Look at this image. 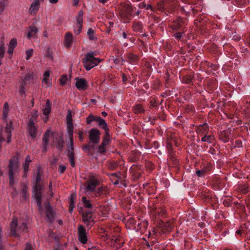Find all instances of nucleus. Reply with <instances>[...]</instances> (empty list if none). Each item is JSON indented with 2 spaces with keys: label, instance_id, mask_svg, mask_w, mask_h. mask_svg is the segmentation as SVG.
I'll list each match as a JSON object with an SVG mask.
<instances>
[{
  "label": "nucleus",
  "instance_id": "1",
  "mask_svg": "<svg viewBox=\"0 0 250 250\" xmlns=\"http://www.w3.org/2000/svg\"><path fill=\"white\" fill-rule=\"evenodd\" d=\"M100 132L95 128L91 129L88 132L89 144L83 145L82 149L88 156H93V149L94 148V145L97 144L100 142Z\"/></svg>",
  "mask_w": 250,
  "mask_h": 250
},
{
  "label": "nucleus",
  "instance_id": "2",
  "mask_svg": "<svg viewBox=\"0 0 250 250\" xmlns=\"http://www.w3.org/2000/svg\"><path fill=\"white\" fill-rule=\"evenodd\" d=\"M11 233L14 237L20 238L22 234L28 232L27 224L24 222H19L16 217H13L10 223Z\"/></svg>",
  "mask_w": 250,
  "mask_h": 250
},
{
  "label": "nucleus",
  "instance_id": "3",
  "mask_svg": "<svg viewBox=\"0 0 250 250\" xmlns=\"http://www.w3.org/2000/svg\"><path fill=\"white\" fill-rule=\"evenodd\" d=\"M20 164L19 161L18 155L13 156L9 160L8 165V177L9 179V184L12 186L14 184V174L18 171Z\"/></svg>",
  "mask_w": 250,
  "mask_h": 250
},
{
  "label": "nucleus",
  "instance_id": "4",
  "mask_svg": "<svg viewBox=\"0 0 250 250\" xmlns=\"http://www.w3.org/2000/svg\"><path fill=\"white\" fill-rule=\"evenodd\" d=\"M96 54L93 51H90L85 54L83 59V63L87 70H89L102 61V59L94 57Z\"/></svg>",
  "mask_w": 250,
  "mask_h": 250
},
{
  "label": "nucleus",
  "instance_id": "5",
  "mask_svg": "<svg viewBox=\"0 0 250 250\" xmlns=\"http://www.w3.org/2000/svg\"><path fill=\"white\" fill-rule=\"evenodd\" d=\"M100 179L98 175H91L85 182V187L84 191L87 192H93L95 191L96 188L100 185Z\"/></svg>",
  "mask_w": 250,
  "mask_h": 250
},
{
  "label": "nucleus",
  "instance_id": "6",
  "mask_svg": "<svg viewBox=\"0 0 250 250\" xmlns=\"http://www.w3.org/2000/svg\"><path fill=\"white\" fill-rule=\"evenodd\" d=\"M69 143L68 144L69 149L66 150V155L69 159L71 166L75 167V156H74V148L73 139H69Z\"/></svg>",
  "mask_w": 250,
  "mask_h": 250
},
{
  "label": "nucleus",
  "instance_id": "7",
  "mask_svg": "<svg viewBox=\"0 0 250 250\" xmlns=\"http://www.w3.org/2000/svg\"><path fill=\"white\" fill-rule=\"evenodd\" d=\"M83 221L86 224L88 228H91L94 224V221L92 218V213L89 210L86 211L82 214Z\"/></svg>",
  "mask_w": 250,
  "mask_h": 250
},
{
  "label": "nucleus",
  "instance_id": "8",
  "mask_svg": "<svg viewBox=\"0 0 250 250\" xmlns=\"http://www.w3.org/2000/svg\"><path fill=\"white\" fill-rule=\"evenodd\" d=\"M83 11L81 10L79 11L78 16L76 18L77 26L76 28L74 30V32L77 35L80 34L82 31V24L83 22Z\"/></svg>",
  "mask_w": 250,
  "mask_h": 250
},
{
  "label": "nucleus",
  "instance_id": "9",
  "mask_svg": "<svg viewBox=\"0 0 250 250\" xmlns=\"http://www.w3.org/2000/svg\"><path fill=\"white\" fill-rule=\"evenodd\" d=\"M78 230L79 241L83 244H86L87 241V239L84 228L83 225H80L78 226Z\"/></svg>",
  "mask_w": 250,
  "mask_h": 250
},
{
  "label": "nucleus",
  "instance_id": "10",
  "mask_svg": "<svg viewBox=\"0 0 250 250\" xmlns=\"http://www.w3.org/2000/svg\"><path fill=\"white\" fill-rule=\"evenodd\" d=\"M76 83L75 86L79 90H85L87 86V83L86 80L84 78H79L77 77L75 78Z\"/></svg>",
  "mask_w": 250,
  "mask_h": 250
},
{
  "label": "nucleus",
  "instance_id": "11",
  "mask_svg": "<svg viewBox=\"0 0 250 250\" xmlns=\"http://www.w3.org/2000/svg\"><path fill=\"white\" fill-rule=\"evenodd\" d=\"M29 134L32 138H35L37 135V129L32 120H30L27 125Z\"/></svg>",
  "mask_w": 250,
  "mask_h": 250
},
{
  "label": "nucleus",
  "instance_id": "12",
  "mask_svg": "<svg viewBox=\"0 0 250 250\" xmlns=\"http://www.w3.org/2000/svg\"><path fill=\"white\" fill-rule=\"evenodd\" d=\"M42 187L40 188V189L34 188V197L36 199L37 204L40 209H41L42 206V195H41V190Z\"/></svg>",
  "mask_w": 250,
  "mask_h": 250
},
{
  "label": "nucleus",
  "instance_id": "13",
  "mask_svg": "<svg viewBox=\"0 0 250 250\" xmlns=\"http://www.w3.org/2000/svg\"><path fill=\"white\" fill-rule=\"evenodd\" d=\"M49 77L50 71L48 70L45 71L43 73L42 81V84L45 88L49 87L51 85V83L49 81Z\"/></svg>",
  "mask_w": 250,
  "mask_h": 250
},
{
  "label": "nucleus",
  "instance_id": "14",
  "mask_svg": "<svg viewBox=\"0 0 250 250\" xmlns=\"http://www.w3.org/2000/svg\"><path fill=\"white\" fill-rule=\"evenodd\" d=\"M45 213L47 217V219L46 220H48L49 222H52L54 219V213L52 210L51 207L48 203H47V205L45 206Z\"/></svg>",
  "mask_w": 250,
  "mask_h": 250
},
{
  "label": "nucleus",
  "instance_id": "15",
  "mask_svg": "<svg viewBox=\"0 0 250 250\" xmlns=\"http://www.w3.org/2000/svg\"><path fill=\"white\" fill-rule=\"evenodd\" d=\"M50 131L47 130L42 138V151L44 152L47 151V145L48 144V139L50 136Z\"/></svg>",
  "mask_w": 250,
  "mask_h": 250
},
{
  "label": "nucleus",
  "instance_id": "16",
  "mask_svg": "<svg viewBox=\"0 0 250 250\" xmlns=\"http://www.w3.org/2000/svg\"><path fill=\"white\" fill-rule=\"evenodd\" d=\"M40 5L39 0H34L31 4L29 9V13L31 14H35L39 9Z\"/></svg>",
  "mask_w": 250,
  "mask_h": 250
},
{
  "label": "nucleus",
  "instance_id": "17",
  "mask_svg": "<svg viewBox=\"0 0 250 250\" xmlns=\"http://www.w3.org/2000/svg\"><path fill=\"white\" fill-rule=\"evenodd\" d=\"M73 42V35L70 32H67L65 35L64 44L66 48L71 47Z\"/></svg>",
  "mask_w": 250,
  "mask_h": 250
},
{
  "label": "nucleus",
  "instance_id": "18",
  "mask_svg": "<svg viewBox=\"0 0 250 250\" xmlns=\"http://www.w3.org/2000/svg\"><path fill=\"white\" fill-rule=\"evenodd\" d=\"M230 130L229 129L225 130L220 132L219 138L223 142L226 143L229 141Z\"/></svg>",
  "mask_w": 250,
  "mask_h": 250
},
{
  "label": "nucleus",
  "instance_id": "19",
  "mask_svg": "<svg viewBox=\"0 0 250 250\" xmlns=\"http://www.w3.org/2000/svg\"><path fill=\"white\" fill-rule=\"evenodd\" d=\"M41 180V167H38V173L34 182V185L33 186V188L40 189V188L42 187V185L40 184Z\"/></svg>",
  "mask_w": 250,
  "mask_h": 250
},
{
  "label": "nucleus",
  "instance_id": "20",
  "mask_svg": "<svg viewBox=\"0 0 250 250\" xmlns=\"http://www.w3.org/2000/svg\"><path fill=\"white\" fill-rule=\"evenodd\" d=\"M13 130V127L11 122L7 124L5 128V132L7 134V143H10L11 139V132Z\"/></svg>",
  "mask_w": 250,
  "mask_h": 250
},
{
  "label": "nucleus",
  "instance_id": "21",
  "mask_svg": "<svg viewBox=\"0 0 250 250\" xmlns=\"http://www.w3.org/2000/svg\"><path fill=\"white\" fill-rule=\"evenodd\" d=\"M38 32V29L37 27L35 26H30L29 27V32L27 35V38L30 39L31 38L35 37Z\"/></svg>",
  "mask_w": 250,
  "mask_h": 250
},
{
  "label": "nucleus",
  "instance_id": "22",
  "mask_svg": "<svg viewBox=\"0 0 250 250\" xmlns=\"http://www.w3.org/2000/svg\"><path fill=\"white\" fill-rule=\"evenodd\" d=\"M50 110L51 106L50 101L48 99H47L46 101L45 108L43 109V113L45 116H48L50 113Z\"/></svg>",
  "mask_w": 250,
  "mask_h": 250
},
{
  "label": "nucleus",
  "instance_id": "23",
  "mask_svg": "<svg viewBox=\"0 0 250 250\" xmlns=\"http://www.w3.org/2000/svg\"><path fill=\"white\" fill-rule=\"evenodd\" d=\"M96 122L98 123V125L102 128L106 129L107 126L105 121L100 116H98Z\"/></svg>",
  "mask_w": 250,
  "mask_h": 250
},
{
  "label": "nucleus",
  "instance_id": "24",
  "mask_svg": "<svg viewBox=\"0 0 250 250\" xmlns=\"http://www.w3.org/2000/svg\"><path fill=\"white\" fill-rule=\"evenodd\" d=\"M73 124H67V131L68 133L69 139H73Z\"/></svg>",
  "mask_w": 250,
  "mask_h": 250
},
{
  "label": "nucleus",
  "instance_id": "25",
  "mask_svg": "<svg viewBox=\"0 0 250 250\" xmlns=\"http://www.w3.org/2000/svg\"><path fill=\"white\" fill-rule=\"evenodd\" d=\"M63 139L60 137L57 140L56 142V146L58 149H59L60 151H62L63 149Z\"/></svg>",
  "mask_w": 250,
  "mask_h": 250
},
{
  "label": "nucleus",
  "instance_id": "26",
  "mask_svg": "<svg viewBox=\"0 0 250 250\" xmlns=\"http://www.w3.org/2000/svg\"><path fill=\"white\" fill-rule=\"evenodd\" d=\"M133 111L135 113L138 114L144 112V109L141 104H137L133 106Z\"/></svg>",
  "mask_w": 250,
  "mask_h": 250
},
{
  "label": "nucleus",
  "instance_id": "27",
  "mask_svg": "<svg viewBox=\"0 0 250 250\" xmlns=\"http://www.w3.org/2000/svg\"><path fill=\"white\" fill-rule=\"evenodd\" d=\"M173 143L174 144V145L176 146H178V141L177 140H176L175 139H173V138H172L171 139L169 140L167 143V149H168L169 153H170L171 148L172 147V144Z\"/></svg>",
  "mask_w": 250,
  "mask_h": 250
},
{
  "label": "nucleus",
  "instance_id": "28",
  "mask_svg": "<svg viewBox=\"0 0 250 250\" xmlns=\"http://www.w3.org/2000/svg\"><path fill=\"white\" fill-rule=\"evenodd\" d=\"M208 129V126L207 125H206V124L201 125L198 127V128L197 129V132L198 134L203 133L205 132H206Z\"/></svg>",
  "mask_w": 250,
  "mask_h": 250
},
{
  "label": "nucleus",
  "instance_id": "29",
  "mask_svg": "<svg viewBox=\"0 0 250 250\" xmlns=\"http://www.w3.org/2000/svg\"><path fill=\"white\" fill-rule=\"evenodd\" d=\"M214 140V138L212 135H205L202 138V141L211 143Z\"/></svg>",
  "mask_w": 250,
  "mask_h": 250
},
{
  "label": "nucleus",
  "instance_id": "30",
  "mask_svg": "<svg viewBox=\"0 0 250 250\" xmlns=\"http://www.w3.org/2000/svg\"><path fill=\"white\" fill-rule=\"evenodd\" d=\"M87 36L90 40H94L97 39L95 36L94 31L92 28H89L87 31Z\"/></svg>",
  "mask_w": 250,
  "mask_h": 250
},
{
  "label": "nucleus",
  "instance_id": "31",
  "mask_svg": "<svg viewBox=\"0 0 250 250\" xmlns=\"http://www.w3.org/2000/svg\"><path fill=\"white\" fill-rule=\"evenodd\" d=\"M106 151V147L101 144L97 148V153L101 155L104 154Z\"/></svg>",
  "mask_w": 250,
  "mask_h": 250
},
{
  "label": "nucleus",
  "instance_id": "32",
  "mask_svg": "<svg viewBox=\"0 0 250 250\" xmlns=\"http://www.w3.org/2000/svg\"><path fill=\"white\" fill-rule=\"evenodd\" d=\"M67 124H73L72 111L68 110L66 115Z\"/></svg>",
  "mask_w": 250,
  "mask_h": 250
},
{
  "label": "nucleus",
  "instance_id": "33",
  "mask_svg": "<svg viewBox=\"0 0 250 250\" xmlns=\"http://www.w3.org/2000/svg\"><path fill=\"white\" fill-rule=\"evenodd\" d=\"M105 190V188L103 187H101L98 188L96 190L95 189V195L97 197L100 196L103 194V192Z\"/></svg>",
  "mask_w": 250,
  "mask_h": 250
},
{
  "label": "nucleus",
  "instance_id": "34",
  "mask_svg": "<svg viewBox=\"0 0 250 250\" xmlns=\"http://www.w3.org/2000/svg\"><path fill=\"white\" fill-rule=\"evenodd\" d=\"M133 28L136 31H141L142 30V25L140 22H135L133 24Z\"/></svg>",
  "mask_w": 250,
  "mask_h": 250
},
{
  "label": "nucleus",
  "instance_id": "35",
  "mask_svg": "<svg viewBox=\"0 0 250 250\" xmlns=\"http://www.w3.org/2000/svg\"><path fill=\"white\" fill-rule=\"evenodd\" d=\"M8 111V104L7 102L4 104L3 109V113H2V117L3 118L5 119L7 117Z\"/></svg>",
  "mask_w": 250,
  "mask_h": 250
},
{
  "label": "nucleus",
  "instance_id": "36",
  "mask_svg": "<svg viewBox=\"0 0 250 250\" xmlns=\"http://www.w3.org/2000/svg\"><path fill=\"white\" fill-rule=\"evenodd\" d=\"M98 117L94 116L92 114H90L87 118H86V123L87 124H90L92 121H97V118Z\"/></svg>",
  "mask_w": 250,
  "mask_h": 250
},
{
  "label": "nucleus",
  "instance_id": "37",
  "mask_svg": "<svg viewBox=\"0 0 250 250\" xmlns=\"http://www.w3.org/2000/svg\"><path fill=\"white\" fill-rule=\"evenodd\" d=\"M193 77L191 76H186L183 77V81L186 83H190L192 82Z\"/></svg>",
  "mask_w": 250,
  "mask_h": 250
},
{
  "label": "nucleus",
  "instance_id": "38",
  "mask_svg": "<svg viewBox=\"0 0 250 250\" xmlns=\"http://www.w3.org/2000/svg\"><path fill=\"white\" fill-rule=\"evenodd\" d=\"M45 56L46 58L53 60L52 51L50 47L47 48L45 52Z\"/></svg>",
  "mask_w": 250,
  "mask_h": 250
},
{
  "label": "nucleus",
  "instance_id": "39",
  "mask_svg": "<svg viewBox=\"0 0 250 250\" xmlns=\"http://www.w3.org/2000/svg\"><path fill=\"white\" fill-rule=\"evenodd\" d=\"M125 7V12H126L127 14L131 16L133 10L132 6L129 4H126Z\"/></svg>",
  "mask_w": 250,
  "mask_h": 250
},
{
  "label": "nucleus",
  "instance_id": "40",
  "mask_svg": "<svg viewBox=\"0 0 250 250\" xmlns=\"http://www.w3.org/2000/svg\"><path fill=\"white\" fill-rule=\"evenodd\" d=\"M67 80H68V78L66 75L62 76L60 79V82L61 85H65L66 83Z\"/></svg>",
  "mask_w": 250,
  "mask_h": 250
},
{
  "label": "nucleus",
  "instance_id": "41",
  "mask_svg": "<svg viewBox=\"0 0 250 250\" xmlns=\"http://www.w3.org/2000/svg\"><path fill=\"white\" fill-rule=\"evenodd\" d=\"M127 58L131 62H135L138 60V57L133 54H128Z\"/></svg>",
  "mask_w": 250,
  "mask_h": 250
},
{
  "label": "nucleus",
  "instance_id": "42",
  "mask_svg": "<svg viewBox=\"0 0 250 250\" xmlns=\"http://www.w3.org/2000/svg\"><path fill=\"white\" fill-rule=\"evenodd\" d=\"M17 39L16 38L12 39L9 43V47L10 48H14L17 45Z\"/></svg>",
  "mask_w": 250,
  "mask_h": 250
},
{
  "label": "nucleus",
  "instance_id": "43",
  "mask_svg": "<svg viewBox=\"0 0 250 250\" xmlns=\"http://www.w3.org/2000/svg\"><path fill=\"white\" fill-rule=\"evenodd\" d=\"M76 199V194L75 193L71 194L70 197V205L73 207V205H75V202Z\"/></svg>",
  "mask_w": 250,
  "mask_h": 250
},
{
  "label": "nucleus",
  "instance_id": "44",
  "mask_svg": "<svg viewBox=\"0 0 250 250\" xmlns=\"http://www.w3.org/2000/svg\"><path fill=\"white\" fill-rule=\"evenodd\" d=\"M238 190L243 194H246L248 191V187L246 185L241 186L239 188Z\"/></svg>",
  "mask_w": 250,
  "mask_h": 250
},
{
  "label": "nucleus",
  "instance_id": "45",
  "mask_svg": "<svg viewBox=\"0 0 250 250\" xmlns=\"http://www.w3.org/2000/svg\"><path fill=\"white\" fill-rule=\"evenodd\" d=\"M82 201H83V203L84 204V206L85 208H91L92 207V205L90 203L89 201L87 200L86 197H83L82 198Z\"/></svg>",
  "mask_w": 250,
  "mask_h": 250
},
{
  "label": "nucleus",
  "instance_id": "46",
  "mask_svg": "<svg viewBox=\"0 0 250 250\" xmlns=\"http://www.w3.org/2000/svg\"><path fill=\"white\" fill-rule=\"evenodd\" d=\"M164 227L167 231H169L172 229V224L170 222H167L164 224Z\"/></svg>",
  "mask_w": 250,
  "mask_h": 250
},
{
  "label": "nucleus",
  "instance_id": "47",
  "mask_svg": "<svg viewBox=\"0 0 250 250\" xmlns=\"http://www.w3.org/2000/svg\"><path fill=\"white\" fill-rule=\"evenodd\" d=\"M27 190H28L27 187L26 186H24L22 190V192L23 194V197L25 199H26L29 196L28 192H27Z\"/></svg>",
  "mask_w": 250,
  "mask_h": 250
},
{
  "label": "nucleus",
  "instance_id": "48",
  "mask_svg": "<svg viewBox=\"0 0 250 250\" xmlns=\"http://www.w3.org/2000/svg\"><path fill=\"white\" fill-rule=\"evenodd\" d=\"M34 78V74L33 73H29L26 75V76L24 78V81H31Z\"/></svg>",
  "mask_w": 250,
  "mask_h": 250
},
{
  "label": "nucleus",
  "instance_id": "49",
  "mask_svg": "<svg viewBox=\"0 0 250 250\" xmlns=\"http://www.w3.org/2000/svg\"><path fill=\"white\" fill-rule=\"evenodd\" d=\"M33 49H30L26 51V59L27 60H29L33 55Z\"/></svg>",
  "mask_w": 250,
  "mask_h": 250
},
{
  "label": "nucleus",
  "instance_id": "50",
  "mask_svg": "<svg viewBox=\"0 0 250 250\" xmlns=\"http://www.w3.org/2000/svg\"><path fill=\"white\" fill-rule=\"evenodd\" d=\"M110 143V139L104 137L103 140L101 143V145L104 146L105 147L107 146Z\"/></svg>",
  "mask_w": 250,
  "mask_h": 250
},
{
  "label": "nucleus",
  "instance_id": "51",
  "mask_svg": "<svg viewBox=\"0 0 250 250\" xmlns=\"http://www.w3.org/2000/svg\"><path fill=\"white\" fill-rule=\"evenodd\" d=\"M207 172V170L205 169H202L200 170H197L196 173L198 177H201L204 175V174Z\"/></svg>",
  "mask_w": 250,
  "mask_h": 250
},
{
  "label": "nucleus",
  "instance_id": "52",
  "mask_svg": "<svg viewBox=\"0 0 250 250\" xmlns=\"http://www.w3.org/2000/svg\"><path fill=\"white\" fill-rule=\"evenodd\" d=\"M4 44L2 43L0 45V59H1L4 56Z\"/></svg>",
  "mask_w": 250,
  "mask_h": 250
},
{
  "label": "nucleus",
  "instance_id": "53",
  "mask_svg": "<svg viewBox=\"0 0 250 250\" xmlns=\"http://www.w3.org/2000/svg\"><path fill=\"white\" fill-rule=\"evenodd\" d=\"M230 38H231L232 40L238 41L240 39V36L239 35L232 33L230 35Z\"/></svg>",
  "mask_w": 250,
  "mask_h": 250
},
{
  "label": "nucleus",
  "instance_id": "54",
  "mask_svg": "<svg viewBox=\"0 0 250 250\" xmlns=\"http://www.w3.org/2000/svg\"><path fill=\"white\" fill-rule=\"evenodd\" d=\"M155 213L159 216H163L166 213V210L164 209H158L156 211Z\"/></svg>",
  "mask_w": 250,
  "mask_h": 250
},
{
  "label": "nucleus",
  "instance_id": "55",
  "mask_svg": "<svg viewBox=\"0 0 250 250\" xmlns=\"http://www.w3.org/2000/svg\"><path fill=\"white\" fill-rule=\"evenodd\" d=\"M30 163L24 162L22 166L23 167V170L25 172H27L28 171Z\"/></svg>",
  "mask_w": 250,
  "mask_h": 250
},
{
  "label": "nucleus",
  "instance_id": "56",
  "mask_svg": "<svg viewBox=\"0 0 250 250\" xmlns=\"http://www.w3.org/2000/svg\"><path fill=\"white\" fill-rule=\"evenodd\" d=\"M66 170V167L64 165H60L59 167V172L63 173Z\"/></svg>",
  "mask_w": 250,
  "mask_h": 250
},
{
  "label": "nucleus",
  "instance_id": "57",
  "mask_svg": "<svg viewBox=\"0 0 250 250\" xmlns=\"http://www.w3.org/2000/svg\"><path fill=\"white\" fill-rule=\"evenodd\" d=\"M5 7V3L3 1H0V14L4 10Z\"/></svg>",
  "mask_w": 250,
  "mask_h": 250
},
{
  "label": "nucleus",
  "instance_id": "58",
  "mask_svg": "<svg viewBox=\"0 0 250 250\" xmlns=\"http://www.w3.org/2000/svg\"><path fill=\"white\" fill-rule=\"evenodd\" d=\"M83 133L82 131H81V130L79 131V132H78L79 138L81 142H83Z\"/></svg>",
  "mask_w": 250,
  "mask_h": 250
},
{
  "label": "nucleus",
  "instance_id": "59",
  "mask_svg": "<svg viewBox=\"0 0 250 250\" xmlns=\"http://www.w3.org/2000/svg\"><path fill=\"white\" fill-rule=\"evenodd\" d=\"M104 129L105 132V135L104 136V137L110 139L109 129L108 128L107 126L106 127V129Z\"/></svg>",
  "mask_w": 250,
  "mask_h": 250
},
{
  "label": "nucleus",
  "instance_id": "60",
  "mask_svg": "<svg viewBox=\"0 0 250 250\" xmlns=\"http://www.w3.org/2000/svg\"><path fill=\"white\" fill-rule=\"evenodd\" d=\"M182 36V33L181 32H177L174 34V37L176 39L179 40Z\"/></svg>",
  "mask_w": 250,
  "mask_h": 250
},
{
  "label": "nucleus",
  "instance_id": "61",
  "mask_svg": "<svg viewBox=\"0 0 250 250\" xmlns=\"http://www.w3.org/2000/svg\"><path fill=\"white\" fill-rule=\"evenodd\" d=\"M25 250H33V248L32 245L28 243L26 244V247Z\"/></svg>",
  "mask_w": 250,
  "mask_h": 250
},
{
  "label": "nucleus",
  "instance_id": "62",
  "mask_svg": "<svg viewBox=\"0 0 250 250\" xmlns=\"http://www.w3.org/2000/svg\"><path fill=\"white\" fill-rule=\"evenodd\" d=\"M242 146V142L240 141H235V145L234 147H241Z\"/></svg>",
  "mask_w": 250,
  "mask_h": 250
},
{
  "label": "nucleus",
  "instance_id": "63",
  "mask_svg": "<svg viewBox=\"0 0 250 250\" xmlns=\"http://www.w3.org/2000/svg\"><path fill=\"white\" fill-rule=\"evenodd\" d=\"M155 120V119L153 117H148V122H150V124L151 125L154 124V121Z\"/></svg>",
  "mask_w": 250,
  "mask_h": 250
},
{
  "label": "nucleus",
  "instance_id": "64",
  "mask_svg": "<svg viewBox=\"0 0 250 250\" xmlns=\"http://www.w3.org/2000/svg\"><path fill=\"white\" fill-rule=\"evenodd\" d=\"M127 80V78L125 74H123L122 75V81H123V83H125Z\"/></svg>",
  "mask_w": 250,
  "mask_h": 250
}]
</instances>
